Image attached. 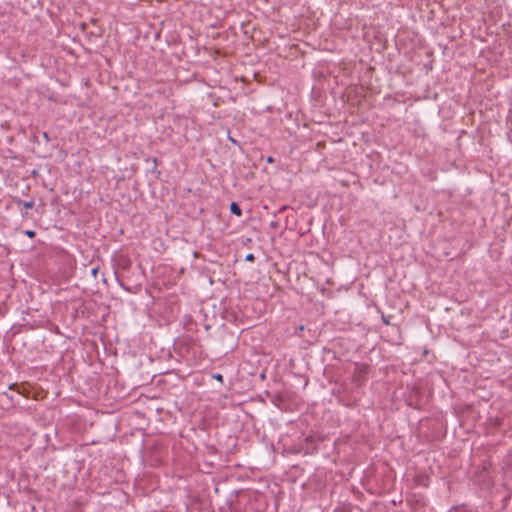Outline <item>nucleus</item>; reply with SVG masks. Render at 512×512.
I'll return each instance as SVG.
<instances>
[{
    "label": "nucleus",
    "mask_w": 512,
    "mask_h": 512,
    "mask_svg": "<svg viewBox=\"0 0 512 512\" xmlns=\"http://www.w3.org/2000/svg\"><path fill=\"white\" fill-rule=\"evenodd\" d=\"M14 202L18 205V206H23L25 209H32L34 207V201H24L20 198H14Z\"/></svg>",
    "instance_id": "obj_1"
},
{
    "label": "nucleus",
    "mask_w": 512,
    "mask_h": 512,
    "mask_svg": "<svg viewBox=\"0 0 512 512\" xmlns=\"http://www.w3.org/2000/svg\"><path fill=\"white\" fill-rule=\"evenodd\" d=\"M230 212L238 217H240L242 215V209L236 202H231Z\"/></svg>",
    "instance_id": "obj_2"
},
{
    "label": "nucleus",
    "mask_w": 512,
    "mask_h": 512,
    "mask_svg": "<svg viewBox=\"0 0 512 512\" xmlns=\"http://www.w3.org/2000/svg\"><path fill=\"white\" fill-rule=\"evenodd\" d=\"M504 466L512 471V451L508 452L503 459Z\"/></svg>",
    "instance_id": "obj_3"
},
{
    "label": "nucleus",
    "mask_w": 512,
    "mask_h": 512,
    "mask_svg": "<svg viewBox=\"0 0 512 512\" xmlns=\"http://www.w3.org/2000/svg\"><path fill=\"white\" fill-rule=\"evenodd\" d=\"M24 234L31 239H33L36 236V232L33 230H25Z\"/></svg>",
    "instance_id": "obj_4"
},
{
    "label": "nucleus",
    "mask_w": 512,
    "mask_h": 512,
    "mask_svg": "<svg viewBox=\"0 0 512 512\" xmlns=\"http://www.w3.org/2000/svg\"><path fill=\"white\" fill-rule=\"evenodd\" d=\"M245 260L248 262H253L255 260V256L253 253H249L245 256Z\"/></svg>",
    "instance_id": "obj_5"
},
{
    "label": "nucleus",
    "mask_w": 512,
    "mask_h": 512,
    "mask_svg": "<svg viewBox=\"0 0 512 512\" xmlns=\"http://www.w3.org/2000/svg\"><path fill=\"white\" fill-rule=\"evenodd\" d=\"M98 272H99V267L98 266L91 269V274H92V276L94 278H97Z\"/></svg>",
    "instance_id": "obj_6"
},
{
    "label": "nucleus",
    "mask_w": 512,
    "mask_h": 512,
    "mask_svg": "<svg viewBox=\"0 0 512 512\" xmlns=\"http://www.w3.org/2000/svg\"><path fill=\"white\" fill-rule=\"evenodd\" d=\"M213 378H214L215 380L219 381V382H223V375H222V374H219V373L214 374V375H213Z\"/></svg>",
    "instance_id": "obj_7"
},
{
    "label": "nucleus",
    "mask_w": 512,
    "mask_h": 512,
    "mask_svg": "<svg viewBox=\"0 0 512 512\" xmlns=\"http://www.w3.org/2000/svg\"><path fill=\"white\" fill-rule=\"evenodd\" d=\"M270 225H271L272 227H274V228H277L278 223H277V222H275V221H272V222L270 223Z\"/></svg>",
    "instance_id": "obj_8"
},
{
    "label": "nucleus",
    "mask_w": 512,
    "mask_h": 512,
    "mask_svg": "<svg viewBox=\"0 0 512 512\" xmlns=\"http://www.w3.org/2000/svg\"><path fill=\"white\" fill-rule=\"evenodd\" d=\"M382 319H383V322H384L385 324H389V321H388V319H387V318H385V317L383 316V317H382Z\"/></svg>",
    "instance_id": "obj_9"
},
{
    "label": "nucleus",
    "mask_w": 512,
    "mask_h": 512,
    "mask_svg": "<svg viewBox=\"0 0 512 512\" xmlns=\"http://www.w3.org/2000/svg\"><path fill=\"white\" fill-rule=\"evenodd\" d=\"M267 161H268L269 163H272V162H273V158L270 156V157H268Z\"/></svg>",
    "instance_id": "obj_10"
},
{
    "label": "nucleus",
    "mask_w": 512,
    "mask_h": 512,
    "mask_svg": "<svg viewBox=\"0 0 512 512\" xmlns=\"http://www.w3.org/2000/svg\"><path fill=\"white\" fill-rule=\"evenodd\" d=\"M152 161H153V164H154V165H157V159H156V158H153V160H152Z\"/></svg>",
    "instance_id": "obj_11"
},
{
    "label": "nucleus",
    "mask_w": 512,
    "mask_h": 512,
    "mask_svg": "<svg viewBox=\"0 0 512 512\" xmlns=\"http://www.w3.org/2000/svg\"><path fill=\"white\" fill-rule=\"evenodd\" d=\"M44 138L48 139V133L47 132H44Z\"/></svg>",
    "instance_id": "obj_12"
},
{
    "label": "nucleus",
    "mask_w": 512,
    "mask_h": 512,
    "mask_svg": "<svg viewBox=\"0 0 512 512\" xmlns=\"http://www.w3.org/2000/svg\"><path fill=\"white\" fill-rule=\"evenodd\" d=\"M336 512H344L343 510H340V511H336Z\"/></svg>",
    "instance_id": "obj_13"
},
{
    "label": "nucleus",
    "mask_w": 512,
    "mask_h": 512,
    "mask_svg": "<svg viewBox=\"0 0 512 512\" xmlns=\"http://www.w3.org/2000/svg\"><path fill=\"white\" fill-rule=\"evenodd\" d=\"M233 512H239V511H233Z\"/></svg>",
    "instance_id": "obj_14"
}]
</instances>
